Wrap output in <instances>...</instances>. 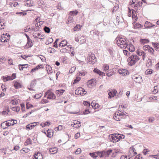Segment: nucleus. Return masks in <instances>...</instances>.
Here are the masks:
<instances>
[{
    "instance_id": "14",
    "label": "nucleus",
    "mask_w": 159,
    "mask_h": 159,
    "mask_svg": "<svg viewBox=\"0 0 159 159\" xmlns=\"http://www.w3.org/2000/svg\"><path fill=\"white\" fill-rule=\"evenodd\" d=\"M132 78L135 82L139 83H140L142 80V77L138 75H133Z\"/></svg>"
},
{
    "instance_id": "33",
    "label": "nucleus",
    "mask_w": 159,
    "mask_h": 159,
    "mask_svg": "<svg viewBox=\"0 0 159 159\" xmlns=\"http://www.w3.org/2000/svg\"><path fill=\"white\" fill-rule=\"evenodd\" d=\"M5 23L3 20L0 18V29H3L5 27Z\"/></svg>"
},
{
    "instance_id": "47",
    "label": "nucleus",
    "mask_w": 159,
    "mask_h": 159,
    "mask_svg": "<svg viewBox=\"0 0 159 159\" xmlns=\"http://www.w3.org/2000/svg\"><path fill=\"white\" fill-rule=\"evenodd\" d=\"M30 150L28 148H24L22 149L20 151V153H25L28 152H29Z\"/></svg>"
},
{
    "instance_id": "49",
    "label": "nucleus",
    "mask_w": 159,
    "mask_h": 159,
    "mask_svg": "<svg viewBox=\"0 0 159 159\" xmlns=\"http://www.w3.org/2000/svg\"><path fill=\"white\" fill-rule=\"evenodd\" d=\"M132 17L133 18L135 19V21H136L137 20L138 18L136 16V14L135 11L133 10L132 11Z\"/></svg>"
},
{
    "instance_id": "50",
    "label": "nucleus",
    "mask_w": 159,
    "mask_h": 159,
    "mask_svg": "<svg viewBox=\"0 0 159 159\" xmlns=\"http://www.w3.org/2000/svg\"><path fill=\"white\" fill-rule=\"evenodd\" d=\"M10 80H12L15 79L16 77V74L13 73L11 76H7Z\"/></svg>"
},
{
    "instance_id": "6",
    "label": "nucleus",
    "mask_w": 159,
    "mask_h": 159,
    "mask_svg": "<svg viewBox=\"0 0 159 159\" xmlns=\"http://www.w3.org/2000/svg\"><path fill=\"white\" fill-rule=\"evenodd\" d=\"M37 31H35L33 33V36L34 37L35 39H40L41 41H43L44 39L45 36L43 34L39 32H37Z\"/></svg>"
},
{
    "instance_id": "51",
    "label": "nucleus",
    "mask_w": 159,
    "mask_h": 159,
    "mask_svg": "<svg viewBox=\"0 0 159 159\" xmlns=\"http://www.w3.org/2000/svg\"><path fill=\"white\" fill-rule=\"evenodd\" d=\"M91 106H92L93 108H94L95 109L98 108H99L100 106L98 103H93V102H92L91 103Z\"/></svg>"
},
{
    "instance_id": "64",
    "label": "nucleus",
    "mask_w": 159,
    "mask_h": 159,
    "mask_svg": "<svg viewBox=\"0 0 159 159\" xmlns=\"http://www.w3.org/2000/svg\"><path fill=\"white\" fill-rule=\"evenodd\" d=\"M134 159H143V158L141 155L139 154L134 157Z\"/></svg>"
},
{
    "instance_id": "8",
    "label": "nucleus",
    "mask_w": 159,
    "mask_h": 159,
    "mask_svg": "<svg viewBox=\"0 0 159 159\" xmlns=\"http://www.w3.org/2000/svg\"><path fill=\"white\" fill-rule=\"evenodd\" d=\"M10 39V35L6 33L2 35L0 40L2 42H7Z\"/></svg>"
},
{
    "instance_id": "55",
    "label": "nucleus",
    "mask_w": 159,
    "mask_h": 159,
    "mask_svg": "<svg viewBox=\"0 0 159 159\" xmlns=\"http://www.w3.org/2000/svg\"><path fill=\"white\" fill-rule=\"evenodd\" d=\"M89 155L93 158H96L97 157V152L90 153Z\"/></svg>"
},
{
    "instance_id": "40",
    "label": "nucleus",
    "mask_w": 159,
    "mask_h": 159,
    "mask_svg": "<svg viewBox=\"0 0 159 159\" xmlns=\"http://www.w3.org/2000/svg\"><path fill=\"white\" fill-rule=\"evenodd\" d=\"M152 65V62L150 59H148L147 60V63L146 64V66L148 67H150Z\"/></svg>"
},
{
    "instance_id": "45",
    "label": "nucleus",
    "mask_w": 159,
    "mask_h": 159,
    "mask_svg": "<svg viewBox=\"0 0 159 159\" xmlns=\"http://www.w3.org/2000/svg\"><path fill=\"white\" fill-rule=\"evenodd\" d=\"M97 156L100 158L104 157V151L102 152H97Z\"/></svg>"
},
{
    "instance_id": "11",
    "label": "nucleus",
    "mask_w": 159,
    "mask_h": 159,
    "mask_svg": "<svg viewBox=\"0 0 159 159\" xmlns=\"http://www.w3.org/2000/svg\"><path fill=\"white\" fill-rule=\"evenodd\" d=\"M96 83L95 80L93 79L88 81L87 85L89 88H92L96 86Z\"/></svg>"
},
{
    "instance_id": "41",
    "label": "nucleus",
    "mask_w": 159,
    "mask_h": 159,
    "mask_svg": "<svg viewBox=\"0 0 159 159\" xmlns=\"http://www.w3.org/2000/svg\"><path fill=\"white\" fill-rule=\"evenodd\" d=\"M135 48L134 45L130 44L129 45V50L131 52H133L135 50Z\"/></svg>"
},
{
    "instance_id": "27",
    "label": "nucleus",
    "mask_w": 159,
    "mask_h": 159,
    "mask_svg": "<svg viewBox=\"0 0 159 159\" xmlns=\"http://www.w3.org/2000/svg\"><path fill=\"white\" fill-rule=\"evenodd\" d=\"M33 45V43L32 41L30 39L27 40V42L26 45L25 46V48H28L32 47Z\"/></svg>"
},
{
    "instance_id": "57",
    "label": "nucleus",
    "mask_w": 159,
    "mask_h": 159,
    "mask_svg": "<svg viewBox=\"0 0 159 159\" xmlns=\"http://www.w3.org/2000/svg\"><path fill=\"white\" fill-rule=\"evenodd\" d=\"M12 110L16 112H18L20 111V108L19 107H12Z\"/></svg>"
},
{
    "instance_id": "37",
    "label": "nucleus",
    "mask_w": 159,
    "mask_h": 159,
    "mask_svg": "<svg viewBox=\"0 0 159 159\" xmlns=\"http://www.w3.org/2000/svg\"><path fill=\"white\" fill-rule=\"evenodd\" d=\"M49 151L51 154H54L57 152V149L55 147L50 148Z\"/></svg>"
},
{
    "instance_id": "4",
    "label": "nucleus",
    "mask_w": 159,
    "mask_h": 159,
    "mask_svg": "<svg viewBox=\"0 0 159 159\" xmlns=\"http://www.w3.org/2000/svg\"><path fill=\"white\" fill-rule=\"evenodd\" d=\"M126 116L123 112L118 111L114 113L113 116V118L116 121H120L121 119L125 118Z\"/></svg>"
},
{
    "instance_id": "21",
    "label": "nucleus",
    "mask_w": 159,
    "mask_h": 159,
    "mask_svg": "<svg viewBox=\"0 0 159 159\" xmlns=\"http://www.w3.org/2000/svg\"><path fill=\"white\" fill-rule=\"evenodd\" d=\"M147 51L152 56V58H154L156 57V55L154 54V50L152 48L150 47V48Z\"/></svg>"
},
{
    "instance_id": "35",
    "label": "nucleus",
    "mask_w": 159,
    "mask_h": 159,
    "mask_svg": "<svg viewBox=\"0 0 159 159\" xmlns=\"http://www.w3.org/2000/svg\"><path fill=\"white\" fill-rule=\"evenodd\" d=\"M67 44V42L66 40H63L61 41L59 44V46L61 48L63 47L66 46Z\"/></svg>"
},
{
    "instance_id": "43",
    "label": "nucleus",
    "mask_w": 159,
    "mask_h": 159,
    "mask_svg": "<svg viewBox=\"0 0 159 159\" xmlns=\"http://www.w3.org/2000/svg\"><path fill=\"white\" fill-rule=\"evenodd\" d=\"M112 150H109L106 152L104 151V157H108L112 152Z\"/></svg>"
},
{
    "instance_id": "60",
    "label": "nucleus",
    "mask_w": 159,
    "mask_h": 159,
    "mask_svg": "<svg viewBox=\"0 0 159 159\" xmlns=\"http://www.w3.org/2000/svg\"><path fill=\"white\" fill-rule=\"evenodd\" d=\"M68 51V50L66 48H62L60 49V52L61 53L67 52Z\"/></svg>"
},
{
    "instance_id": "24",
    "label": "nucleus",
    "mask_w": 159,
    "mask_h": 159,
    "mask_svg": "<svg viewBox=\"0 0 159 159\" xmlns=\"http://www.w3.org/2000/svg\"><path fill=\"white\" fill-rule=\"evenodd\" d=\"M93 71L94 72L98 74L100 76H105V74L104 72L101 71L97 68H95Z\"/></svg>"
},
{
    "instance_id": "15",
    "label": "nucleus",
    "mask_w": 159,
    "mask_h": 159,
    "mask_svg": "<svg viewBox=\"0 0 159 159\" xmlns=\"http://www.w3.org/2000/svg\"><path fill=\"white\" fill-rule=\"evenodd\" d=\"M118 72L120 75L122 76H126L129 74V72L127 70L123 69H119Z\"/></svg>"
},
{
    "instance_id": "59",
    "label": "nucleus",
    "mask_w": 159,
    "mask_h": 159,
    "mask_svg": "<svg viewBox=\"0 0 159 159\" xmlns=\"http://www.w3.org/2000/svg\"><path fill=\"white\" fill-rule=\"evenodd\" d=\"M2 79L4 82H6L10 80L7 76H3L2 77Z\"/></svg>"
},
{
    "instance_id": "52",
    "label": "nucleus",
    "mask_w": 159,
    "mask_h": 159,
    "mask_svg": "<svg viewBox=\"0 0 159 159\" xmlns=\"http://www.w3.org/2000/svg\"><path fill=\"white\" fill-rule=\"evenodd\" d=\"M81 80V78L79 76H77L76 79L74 80L73 84H75L78 83Z\"/></svg>"
},
{
    "instance_id": "12",
    "label": "nucleus",
    "mask_w": 159,
    "mask_h": 159,
    "mask_svg": "<svg viewBox=\"0 0 159 159\" xmlns=\"http://www.w3.org/2000/svg\"><path fill=\"white\" fill-rule=\"evenodd\" d=\"M108 98L110 99L112 97H115L117 93L115 89H109L108 90Z\"/></svg>"
},
{
    "instance_id": "13",
    "label": "nucleus",
    "mask_w": 159,
    "mask_h": 159,
    "mask_svg": "<svg viewBox=\"0 0 159 159\" xmlns=\"http://www.w3.org/2000/svg\"><path fill=\"white\" fill-rule=\"evenodd\" d=\"M42 132L46 134L47 137L51 138L52 137L54 134V131L51 129H48L46 132L45 130H43Z\"/></svg>"
},
{
    "instance_id": "31",
    "label": "nucleus",
    "mask_w": 159,
    "mask_h": 159,
    "mask_svg": "<svg viewBox=\"0 0 159 159\" xmlns=\"http://www.w3.org/2000/svg\"><path fill=\"white\" fill-rule=\"evenodd\" d=\"M46 70L48 74H51L52 73V67L49 65H47L46 66Z\"/></svg>"
},
{
    "instance_id": "38",
    "label": "nucleus",
    "mask_w": 159,
    "mask_h": 159,
    "mask_svg": "<svg viewBox=\"0 0 159 159\" xmlns=\"http://www.w3.org/2000/svg\"><path fill=\"white\" fill-rule=\"evenodd\" d=\"M19 101V99L14 98L11 100L10 103L13 105H17Z\"/></svg>"
},
{
    "instance_id": "63",
    "label": "nucleus",
    "mask_w": 159,
    "mask_h": 159,
    "mask_svg": "<svg viewBox=\"0 0 159 159\" xmlns=\"http://www.w3.org/2000/svg\"><path fill=\"white\" fill-rule=\"evenodd\" d=\"M10 5L11 7H16L18 5V4L17 2H11L10 4Z\"/></svg>"
},
{
    "instance_id": "39",
    "label": "nucleus",
    "mask_w": 159,
    "mask_h": 159,
    "mask_svg": "<svg viewBox=\"0 0 159 159\" xmlns=\"http://www.w3.org/2000/svg\"><path fill=\"white\" fill-rule=\"evenodd\" d=\"M51 123L49 121H47L45 122H42L41 124L40 125L42 127H46L47 126H48L50 125Z\"/></svg>"
},
{
    "instance_id": "34",
    "label": "nucleus",
    "mask_w": 159,
    "mask_h": 159,
    "mask_svg": "<svg viewBox=\"0 0 159 159\" xmlns=\"http://www.w3.org/2000/svg\"><path fill=\"white\" fill-rule=\"evenodd\" d=\"M28 64H19L18 65L19 69L20 70H22L24 68H27L28 67Z\"/></svg>"
},
{
    "instance_id": "16",
    "label": "nucleus",
    "mask_w": 159,
    "mask_h": 159,
    "mask_svg": "<svg viewBox=\"0 0 159 159\" xmlns=\"http://www.w3.org/2000/svg\"><path fill=\"white\" fill-rule=\"evenodd\" d=\"M88 58L89 64H93L96 61V60L94 55H89Z\"/></svg>"
},
{
    "instance_id": "7",
    "label": "nucleus",
    "mask_w": 159,
    "mask_h": 159,
    "mask_svg": "<svg viewBox=\"0 0 159 159\" xmlns=\"http://www.w3.org/2000/svg\"><path fill=\"white\" fill-rule=\"evenodd\" d=\"M87 92L82 87H79L75 90V94L77 95L83 96Z\"/></svg>"
},
{
    "instance_id": "9",
    "label": "nucleus",
    "mask_w": 159,
    "mask_h": 159,
    "mask_svg": "<svg viewBox=\"0 0 159 159\" xmlns=\"http://www.w3.org/2000/svg\"><path fill=\"white\" fill-rule=\"evenodd\" d=\"M75 40L76 42H79L80 44H82L85 43L86 40L85 39L84 36H82L81 35H77L75 36Z\"/></svg>"
},
{
    "instance_id": "19",
    "label": "nucleus",
    "mask_w": 159,
    "mask_h": 159,
    "mask_svg": "<svg viewBox=\"0 0 159 159\" xmlns=\"http://www.w3.org/2000/svg\"><path fill=\"white\" fill-rule=\"evenodd\" d=\"M71 125L74 127L78 128L81 126V125L80 122L78 120H74L73 122V124H72Z\"/></svg>"
},
{
    "instance_id": "2",
    "label": "nucleus",
    "mask_w": 159,
    "mask_h": 159,
    "mask_svg": "<svg viewBox=\"0 0 159 159\" xmlns=\"http://www.w3.org/2000/svg\"><path fill=\"white\" fill-rule=\"evenodd\" d=\"M139 57L136 55H132L127 59L128 65L129 66H132L135 65L139 60Z\"/></svg>"
},
{
    "instance_id": "28",
    "label": "nucleus",
    "mask_w": 159,
    "mask_h": 159,
    "mask_svg": "<svg viewBox=\"0 0 159 159\" xmlns=\"http://www.w3.org/2000/svg\"><path fill=\"white\" fill-rule=\"evenodd\" d=\"M35 159H43V157L42 154L39 152L35 153L34 155Z\"/></svg>"
},
{
    "instance_id": "30",
    "label": "nucleus",
    "mask_w": 159,
    "mask_h": 159,
    "mask_svg": "<svg viewBox=\"0 0 159 159\" xmlns=\"http://www.w3.org/2000/svg\"><path fill=\"white\" fill-rule=\"evenodd\" d=\"M14 86L16 89H18L21 88L22 86V85L20 83L16 81L13 82Z\"/></svg>"
},
{
    "instance_id": "62",
    "label": "nucleus",
    "mask_w": 159,
    "mask_h": 159,
    "mask_svg": "<svg viewBox=\"0 0 159 159\" xmlns=\"http://www.w3.org/2000/svg\"><path fill=\"white\" fill-rule=\"evenodd\" d=\"M136 52L137 54L139 56H141L144 54V53L142 51L138 50L136 51Z\"/></svg>"
},
{
    "instance_id": "32",
    "label": "nucleus",
    "mask_w": 159,
    "mask_h": 159,
    "mask_svg": "<svg viewBox=\"0 0 159 159\" xmlns=\"http://www.w3.org/2000/svg\"><path fill=\"white\" fill-rule=\"evenodd\" d=\"M6 122L8 127L13 125L14 124H16L17 122L16 120H9L6 121Z\"/></svg>"
},
{
    "instance_id": "22",
    "label": "nucleus",
    "mask_w": 159,
    "mask_h": 159,
    "mask_svg": "<svg viewBox=\"0 0 159 159\" xmlns=\"http://www.w3.org/2000/svg\"><path fill=\"white\" fill-rule=\"evenodd\" d=\"M93 71L94 72L98 74L100 76H105V74L104 72L101 71L97 68H95Z\"/></svg>"
},
{
    "instance_id": "1",
    "label": "nucleus",
    "mask_w": 159,
    "mask_h": 159,
    "mask_svg": "<svg viewBox=\"0 0 159 159\" xmlns=\"http://www.w3.org/2000/svg\"><path fill=\"white\" fill-rule=\"evenodd\" d=\"M116 42L118 46L123 49L126 48L128 46L126 39L125 37L117 36L116 39Z\"/></svg>"
},
{
    "instance_id": "61",
    "label": "nucleus",
    "mask_w": 159,
    "mask_h": 159,
    "mask_svg": "<svg viewBox=\"0 0 159 159\" xmlns=\"http://www.w3.org/2000/svg\"><path fill=\"white\" fill-rule=\"evenodd\" d=\"M55 51L54 49L51 48H49L48 49V51L49 53H53L55 52Z\"/></svg>"
},
{
    "instance_id": "18",
    "label": "nucleus",
    "mask_w": 159,
    "mask_h": 159,
    "mask_svg": "<svg viewBox=\"0 0 159 159\" xmlns=\"http://www.w3.org/2000/svg\"><path fill=\"white\" fill-rule=\"evenodd\" d=\"M136 21H134L133 23V28L135 29H138L142 28L143 27V25L139 23H136Z\"/></svg>"
},
{
    "instance_id": "10",
    "label": "nucleus",
    "mask_w": 159,
    "mask_h": 159,
    "mask_svg": "<svg viewBox=\"0 0 159 159\" xmlns=\"http://www.w3.org/2000/svg\"><path fill=\"white\" fill-rule=\"evenodd\" d=\"M137 154L136 150L134 146H132L129 148L128 153L129 157H132Z\"/></svg>"
},
{
    "instance_id": "46",
    "label": "nucleus",
    "mask_w": 159,
    "mask_h": 159,
    "mask_svg": "<svg viewBox=\"0 0 159 159\" xmlns=\"http://www.w3.org/2000/svg\"><path fill=\"white\" fill-rule=\"evenodd\" d=\"M1 127L3 129H5L8 127L6 121L1 123Z\"/></svg>"
},
{
    "instance_id": "26",
    "label": "nucleus",
    "mask_w": 159,
    "mask_h": 159,
    "mask_svg": "<svg viewBox=\"0 0 159 159\" xmlns=\"http://www.w3.org/2000/svg\"><path fill=\"white\" fill-rule=\"evenodd\" d=\"M154 26V25L152 24L151 23L148 21H146L144 25L145 28H151L153 27Z\"/></svg>"
},
{
    "instance_id": "54",
    "label": "nucleus",
    "mask_w": 159,
    "mask_h": 159,
    "mask_svg": "<svg viewBox=\"0 0 159 159\" xmlns=\"http://www.w3.org/2000/svg\"><path fill=\"white\" fill-rule=\"evenodd\" d=\"M153 46L156 50L159 51V44L157 43H154Z\"/></svg>"
},
{
    "instance_id": "48",
    "label": "nucleus",
    "mask_w": 159,
    "mask_h": 159,
    "mask_svg": "<svg viewBox=\"0 0 159 159\" xmlns=\"http://www.w3.org/2000/svg\"><path fill=\"white\" fill-rule=\"evenodd\" d=\"M153 70L152 69H148L145 72V74L146 75H151L153 73Z\"/></svg>"
},
{
    "instance_id": "44",
    "label": "nucleus",
    "mask_w": 159,
    "mask_h": 159,
    "mask_svg": "<svg viewBox=\"0 0 159 159\" xmlns=\"http://www.w3.org/2000/svg\"><path fill=\"white\" fill-rule=\"evenodd\" d=\"M140 41L141 43L142 44L147 43H148L149 42V40L146 39H140Z\"/></svg>"
},
{
    "instance_id": "3",
    "label": "nucleus",
    "mask_w": 159,
    "mask_h": 159,
    "mask_svg": "<svg viewBox=\"0 0 159 159\" xmlns=\"http://www.w3.org/2000/svg\"><path fill=\"white\" fill-rule=\"evenodd\" d=\"M124 136L123 135L117 134H114L111 135L110 140L113 143L118 142L120 139L124 138Z\"/></svg>"
},
{
    "instance_id": "56",
    "label": "nucleus",
    "mask_w": 159,
    "mask_h": 159,
    "mask_svg": "<svg viewBox=\"0 0 159 159\" xmlns=\"http://www.w3.org/2000/svg\"><path fill=\"white\" fill-rule=\"evenodd\" d=\"M143 3L142 2L140 3H138L133 5V7L135 9H137V8L139 6H142Z\"/></svg>"
},
{
    "instance_id": "29",
    "label": "nucleus",
    "mask_w": 159,
    "mask_h": 159,
    "mask_svg": "<svg viewBox=\"0 0 159 159\" xmlns=\"http://www.w3.org/2000/svg\"><path fill=\"white\" fill-rule=\"evenodd\" d=\"M65 91L64 89L57 90L55 91V93L57 96H60L62 95Z\"/></svg>"
},
{
    "instance_id": "53",
    "label": "nucleus",
    "mask_w": 159,
    "mask_h": 159,
    "mask_svg": "<svg viewBox=\"0 0 159 159\" xmlns=\"http://www.w3.org/2000/svg\"><path fill=\"white\" fill-rule=\"evenodd\" d=\"M82 25H77L74 28V31L79 30L81 29Z\"/></svg>"
},
{
    "instance_id": "42",
    "label": "nucleus",
    "mask_w": 159,
    "mask_h": 159,
    "mask_svg": "<svg viewBox=\"0 0 159 159\" xmlns=\"http://www.w3.org/2000/svg\"><path fill=\"white\" fill-rule=\"evenodd\" d=\"M109 69V66L107 64H104L103 65L102 69L103 71H106Z\"/></svg>"
},
{
    "instance_id": "58",
    "label": "nucleus",
    "mask_w": 159,
    "mask_h": 159,
    "mask_svg": "<svg viewBox=\"0 0 159 159\" xmlns=\"http://www.w3.org/2000/svg\"><path fill=\"white\" fill-rule=\"evenodd\" d=\"M63 126L62 125H59L57 127L55 128V130L56 131L61 130L63 129Z\"/></svg>"
},
{
    "instance_id": "25",
    "label": "nucleus",
    "mask_w": 159,
    "mask_h": 159,
    "mask_svg": "<svg viewBox=\"0 0 159 159\" xmlns=\"http://www.w3.org/2000/svg\"><path fill=\"white\" fill-rule=\"evenodd\" d=\"M43 65H39L36 66L35 67L31 69L30 72L32 73L34 72L37 71L40 69L43 68Z\"/></svg>"
},
{
    "instance_id": "36",
    "label": "nucleus",
    "mask_w": 159,
    "mask_h": 159,
    "mask_svg": "<svg viewBox=\"0 0 159 159\" xmlns=\"http://www.w3.org/2000/svg\"><path fill=\"white\" fill-rule=\"evenodd\" d=\"M33 2L30 0H27L24 3V5L27 7H30L33 5Z\"/></svg>"
},
{
    "instance_id": "23",
    "label": "nucleus",
    "mask_w": 159,
    "mask_h": 159,
    "mask_svg": "<svg viewBox=\"0 0 159 159\" xmlns=\"http://www.w3.org/2000/svg\"><path fill=\"white\" fill-rule=\"evenodd\" d=\"M93 71L94 72L98 74L100 76H105V74L104 72L101 71L97 68H95Z\"/></svg>"
},
{
    "instance_id": "17",
    "label": "nucleus",
    "mask_w": 159,
    "mask_h": 159,
    "mask_svg": "<svg viewBox=\"0 0 159 159\" xmlns=\"http://www.w3.org/2000/svg\"><path fill=\"white\" fill-rule=\"evenodd\" d=\"M44 22L43 21H40L35 24V28H33L32 30L34 31H37Z\"/></svg>"
},
{
    "instance_id": "5",
    "label": "nucleus",
    "mask_w": 159,
    "mask_h": 159,
    "mask_svg": "<svg viewBox=\"0 0 159 159\" xmlns=\"http://www.w3.org/2000/svg\"><path fill=\"white\" fill-rule=\"evenodd\" d=\"M44 97L49 99L54 100L56 98V95L52 89L48 90L45 93Z\"/></svg>"
},
{
    "instance_id": "20",
    "label": "nucleus",
    "mask_w": 159,
    "mask_h": 159,
    "mask_svg": "<svg viewBox=\"0 0 159 159\" xmlns=\"http://www.w3.org/2000/svg\"><path fill=\"white\" fill-rule=\"evenodd\" d=\"M37 124L36 122H34L26 126V129L30 130L33 129L35 126H36Z\"/></svg>"
}]
</instances>
